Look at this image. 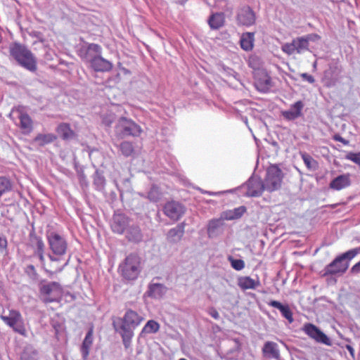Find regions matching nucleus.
<instances>
[{
  "instance_id": "f257e3e1",
  "label": "nucleus",
  "mask_w": 360,
  "mask_h": 360,
  "mask_svg": "<svg viewBox=\"0 0 360 360\" xmlns=\"http://www.w3.org/2000/svg\"><path fill=\"white\" fill-rule=\"evenodd\" d=\"M46 239L50 252L47 254L46 271L53 275L63 270L68 264L70 257L66 258L68 243L65 237L55 231H48Z\"/></svg>"
},
{
  "instance_id": "f03ea898",
  "label": "nucleus",
  "mask_w": 360,
  "mask_h": 360,
  "mask_svg": "<svg viewBox=\"0 0 360 360\" xmlns=\"http://www.w3.org/2000/svg\"><path fill=\"white\" fill-rule=\"evenodd\" d=\"M10 54L20 66L30 72L36 71L37 58L25 46L14 43L10 47Z\"/></svg>"
},
{
  "instance_id": "7ed1b4c3",
  "label": "nucleus",
  "mask_w": 360,
  "mask_h": 360,
  "mask_svg": "<svg viewBox=\"0 0 360 360\" xmlns=\"http://www.w3.org/2000/svg\"><path fill=\"white\" fill-rule=\"evenodd\" d=\"M82 58L96 72L108 71L112 68L111 63L101 56V47L96 44L88 46Z\"/></svg>"
},
{
  "instance_id": "20e7f679",
  "label": "nucleus",
  "mask_w": 360,
  "mask_h": 360,
  "mask_svg": "<svg viewBox=\"0 0 360 360\" xmlns=\"http://www.w3.org/2000/svg\"><path fill=\"white\" fill-rule=\"evenodd\" d=\"M141 269V258L136 253H131L127 255L118 267L120 275L127 281L136 280L139 277Z\"/></svg>"
},
{
  "instance_id": "39448f33",
  "label": "nucleus",
  "mask_w": 360,
  "mask_h": 360,
  "mask_svg": "<svg viewBox=\"0 0 360 360\" xmlns=\"http://www.w3.org/2000/svg\"><path fill=\"white\" fill-rule=\"evenodd\" d=\"M319 38L320 37L316 34L297 37L293 39L290 43L284 44L281 46V50L288 55L300 54L309 50V41Z\"/></svg>"
},
{
  "instance_id": "423d86ee",
  "label": "nucleus",
  "mask_w": 360,
  "mask_h": 360,
  "mask_svg": "<svg viewBox=\"0 0 360 360\" xmlns=\"http://www.w3.org/2000/svg\"><path fill=\"white\" fill-rule=\"evenodd\" d=\"M353 259V255L347 251L336 257L324 268L323 276L329 275H342L349 268V261Z\"/></svg>"
},
{
  "instance_id": "0eeeda50",
  "label": "nucleus",
  "mask_w": 360,
  "mask_h": 360,
  "mask_svg": "<svg viewBox=\"0 0 360 360\" xmlns=\"http://www.w3.org/2000/svg\"><path fill=\"white\" fill-rule=\"evenodd\" d=\"M0 318L15 333L23 337L27 336L24 319L20 311L11 309L9 310L8 315H1Z\"/></svg>"
},
{
  "instance_id": "6e6552de",
  "label": "nucleus",
  "mask_w": 360,
  "mask_h": 360,
  "mask_svg": "<svg viewBox=\"0 0 360 360\" xmlns=\"http://www.w3.org/2000/svg\"><path fill=\"white\" fill-rule=\"evenodd\" d=\"M116 131L121 137L133 136L138 137L143 132L140 125L131 119L122 117L116 125Z\"/></svg>"
},
{
  "instance_id": "1a4fd4ad",
  "label": "nucleus",
  "mask_w": 360,
  "mask_h": 360,
  "mask_svg": "<svg viewBox=\"0 0 360 360\" xmlns=\"http://www.w3.org/2000/svg\"><path fill=\"white\" fill-rule=\"evenodd\" d=\"M283 176L282 171L278 166H269L263 182L265 189L270 192L278 190L281 186Z\"/></svg>"
},
{
  "instance_id": "9d476101",
  "label": "nucleus",
  "mask_w": 360,
  "mask_h": 360,
  "mask_svg": "<svg viewBox=\"0 0 360 360\" xmlns=\"http://www.w3.org/2000/svg\"><path fill=\"white\" fill-rule=\"evenodd\" d=\"M302 330L310 338L314 340L317 342H320L328 346H330L332 344L330 338L317 326L312 323H305L303 326Z\"/></svg>"
},
{
  "instance_id": "9b49d317",
  "label": "nucleus",
  "mask_w": 360,
  "mask_h": 360,
  "mask_svg": "<svg viewBox=\"0 0 360 360\" xmlns=\"http://www.w3.org/2000/svg\"><path fill=\"white\" fill-rule=\"evenodd\" d=\"M184 206L179 202L171 200L163 207L164 214L173 221H178L185 213Z\"/></svg>"
},
{
  "instance_id": "f8f14e48",
  "label": "nucleus",
  "mask_w": 360,
  "mask_h": 360,
  "mask_svg": "<svg viewBox=\"0 0 360 360\" xmlns=\"http://www.w3.org/2000/svg\"><path fill=\"white\" fill-rule=\"evenodd\" d=\"M62 288L58 282H49L43 284L40 287V292L41 295H46L48 297L45 299L46 302H52L57 300L58 297L60 295Z\"/></svg>"
},
{
  "instance_id": "ddd939ff",
  "label": "nucleus",
  "mask_w": 360,
  "mask_h": 360,
  "mask_svg": "<svg viewBox=\"0 0 360 360\" xmlns=\"http://www.w3.org/2000/svg\"><path fill=\"white\" fill-rule=\"evenodd\" d=\"M255 14L249 6L240 8L236 16V20L239 25L251 26L255 24Z\"/></svg>"
},
{
  "instance_id": "4468645a",
  "label": "nucleus",
  "mask_w": 360,
  "mask_h": 360,
  "mask_svg": "<svg viewBox=\"0 0 360 360\" xmlns=\"http://www.w3.org/2000/svg\"><path fill=\"white\" fill-rule=\"evenodd\" d=\"M143 319L134 311L128 310L123 319V324L121 327L122 330H131L134 328L142 321Z\"/></svg>"
},
{
  "instance_id": "2eb2a0df",
  "label": "nucleus",
  "mask_w": 360,
  "mask_h": 360,
  "mask_svg": "<svg viewBox=\"0 0 360 360\" xmlns=\"http://www.w3.org/2000/svg\"><path fill=\"white\" fill-rule=\"evenodd\" d=\"M246 195L250 197H257L262 195L265 189L263 181L260 179H250L247 184Z\"/></svg>"
},
{
  "instance_id": "dca6fc26",
  "label": "nucleus",
  "mask_w": 360,
  "mask_h": 360,
  "mask_svg": "<svg viewBox=\"0 0 360 360\" xmlns=\"http://www.w3.org/2000/svg\"><path fill=\"white\" fill-rule=\"evenodd\" d=\"M255 84L261 91H266L272 86L271 77L264 71L257 72L255 77Z\"/></svg>"
},
{
  "instance_id": "f3484780",
  "label": "nucleus",
  "mask_w": 360,
  "mask_h": 360,
  "mask_svg": "<svg viewBox=\"0 0 360 360\" xmlns=\"http://www.w3.org/2000/svg\"><path fill=\"white\" fill-rule=\"evenodd\" d=\"M30 236L32 243L35 246L34 254L39 257L40 262L46 269V264L47 263V260H46L44 256V243L41 238L39 236H37L36 235H30Z\"/></svg>"
},
{
  "instance_id": "a211bd4d",
  "label": "nucleus",
  "mask_w": 360,
  "mask_h": 360,
  "mask_svg": "<svg viewBox=\"0 0 360 360\" xmlns=\"http://www.w3.org/2000/svg\"><path fill=\"white\" fill-rule=\"evenodd\" d=\"M263 356L280 360L281 354L277 343L272 341H267L264 344L262 349Z\"/></svg>"
},
{
  "instance_id": "6ab92c4d",
  "label": "nucleus",
  "mask_w": 360,
  "mask_h": 360,
  "mask_svg": "<svg viewBox=\"0 0 360 360\" xmlns=\"http://www.w3.org/2000/svg\"><path fill=\"white\" fill-rule=\"evenodd\" d=\"M351 185L350 174L347 173L338 176L329 184L331 189L340 191Z\"/></svg>"
},
{
  "instance_id": "aec40b11",
  "label": "nucleus",
  "mask_w": 360,
  "mask_h": 360,
  "mask_svg": "<svg viewBox=\"0 0 360 360\" xmlns=\"http://www.w3.org/2000/svg\"><path fill=\"white\" fill-rule=\"evenodd\" d=\"M93 333L94 330L93 328L91 327L89 329L81 345L80 352L82 354V360H88L89 359V350L93 344L94 340Z\"/></svg>"
},
{
  "instance_id": "412c9836",
  "label": "nucleus",
  "mask_w": 360,
  "mask_h": 360,
  "mask_svg": "<svg viewBox=\"0 0 360 360\" xmlns=\"http://www.w3.org/2000/svg\"><path fill=\"white\" fill-rule=\"evenodd\" d=\"M304 104L302 101H298L295 102L288 110L283 111L282 115L283 117L288 120H293L302 115V110Z\"/></svg>"
},
{
  "instance_id": "4be33fe9",
  "label": "nucleus",
  "mask_w": 360,
  "mask_h": 360,
  "mask_svg": "<svg viewBox=\"0 0 360 360\" xmlns=\"http://www.w3.org/2000/svg\"><path fill=\"white\" fill-rule=\"evenodd\" d=\"M20 120L19 127L22 131L24 134H29L33 130V122L31 117L27 114L22 112H18V115Z\"/></svg>"
},
{
  "instance_id": "5701e85b",
  "label": "nucleus",
  "mask_w": 360,
  "mask_h": 360,
  "mask_svg": "<svg viewBox=\"0 0 360 360\" xmlns=\"http://www.w3.org/2000/svg\"><path fill=\"white\" fill-rule=\"evenodd\" d=\"M268 304L271 307L278 309L282 316L285 318L290 323H292L294 321L292 312L288 304L283 305L280 302L276 300L270 301Z\"/></svg>"
},
{
  "instance_id": "b1692460",
  "label": "nucleus",
  "mask_w": 360,
  "mask_h": 360,
  "mask_svg": "<svg viewBox=\"0 0 360 360\" xmlns=\"http://www.w3.org/2000/svg\"><path fill=\"white\" fill-rule=\"evenodd\" d=\"M184 223L179 224L176 227L171 229L167 234V240L172 243L180 240L184 233Z\"/></svg>"
},
{
  "instance_id": "393cba45",
  "label": "nucleus",
  "mask_w": 360,
  "mask_h": 360,
  "mask_svg": "<svg viewBox=\"0 0 360 360\" xmlns=\"http://www.w3.org/2000/svg\"><path fill=\"white\" fill-rule=\"evenodd\" d=\"M208 25L212 30H219L225 23V15L223 13H215L212 14L208 19Z\"/></svg>"
},
{
  "instance_id": "a878e982",
  "label": "nucleus",
  "mask_w": 360,
  "mask_h": 360,
  "mask_svg": "<svg viewBox=\"0 0 360 360\" xmlns=\"http://www.w3.org/2000/svg\"><path fill=\"white\" fill-rule=\"evenodd\" d=\"M129 219L123 214L114 215V232L122 233L127 228Z\"/></svg>"
},
{
  "instance_id": "bb28decb",
  "label": "nucleus",
  "mask_w": 360,
  "mask_h": 360,
  "mask_svg": "<svg viewBox=\"0 0 360 360\" xmlns=\"http://www.w3.org/2000/svg\"><path fill=\"white\" fill-rule=\"evenodd\" d=\"M259 285V280H255L250 276H242L238 279V285L243 290L255 289Z\"/></svg>"
},
{
  "instance_id": "cd10ccee",
  "label": "nucleus",
  "mask_w": 360,
  "mask_h": 360,
  "mask_svg": "<svg viewBox=\"0 0 360 360\" xmlns=\"http://www.w3.org/2000/svg\"><path fill=\"white\" fill-rule=\"evenodd\" d=\"M240 47L246 51H249L253 49L254 46V33L246 32L243 34L240 40Z\"/></svg>"
},
{
  "instance_id": "c85d7f7f",
  "label": "nucleus",
  "mask_w": 360,
  "mask_h": 360,
  "mask_svg": "<svg viewBox=\"0 0 360 360\" xmlns=\"http://www.w3.org/2000/svg\"><path fill=\"white\" fill-rule=\"evenodd\" d=\"M165 286L160 283H153L148 287V296L154 298L162 297L165 292Z\"/></svg>"
},
{
  "instance_id": "c756f323",
  "label": "nucleus",
  "mask_w": 360,
  "mask_h": 360,
  "mask_svg": "<svg viewBox=\"0 0 360 360\" xmlns=\"http://www.w3.org/2000/svg\"><path fill=\"white\" fill-rule=\"evenodd\" d=\"M246 212L245 206H240L233 210H229L224 213V219L226 220H233L240 218Z\"/></svg>"
},
{
  "instance_id": "7c9ffc66",
  "label": "nucleus",
  "mask_w": 360,
  "mask_h": 360,
  "mask_svg": "<svg viewBox=\"0 0 360 360\" xmlns=\"http://www.w3.org/2000/svg\"><path fill=\"white\" fill-rule=\"evenodd\" d=\"M56 139L53 134H39L33 140L34 143H37L39 146H44L51 143Z\"/></svg>"
},
{
  "instance_id": "2f4dec72",
  "label": "nucleus",
  "mask_w": 360,
  "mask_h": 360,
  "mask_svg": "<svg viewBox=\"0 0 360 360\" xmlns=\"http://www.w3.org/2000/svg\"><path fill=\"white\" fill-rule=\"evenodd\" d=\"M58 133L64 140H71L75 137L74 131L70 129L69 124H60L58 127Z\"/></svg>"
},
{
  "instance_id": "473e14b6",
  "label": "nucleus",
  "mask_w": 360,
  "mask_h": 360,
  "mask_svg": "<svg viewBox=\"0 0 360 360\" xmlns=\"http://www.w3.org/2000/svg\"><path fill=\"white\" fill-rule=\"evenodd\" d=\"M300 155L308 169L314 170L318 167L317 161L310 155L305 152H301Z\"/></svg>"
},
{
  "instance_id": "72a5a7b5",
  "label": "nucleus",
  "mask_w": 360,
  "mask_h": 360,
  "mask_svg": "<svg viewBox=\"0 0 360 360\" xmlns=\"http://www.w3.org/2000/svg\"><path fill=\"white\" fill-rule=\"evenodd\" d=\"M21 360H38V352L32 347L27 346L21 354Z\"/></svg>"
},
{
  "instance_id": "f704fd0d",
  "label": "nucleus",
  "mask_w": 360,
  "mask_h": 360,
  "mask_svg": "<svg viewBox=\"0 0 360 360\" xmlns=\"http://www.w3.org/2000/svg\"><path fill=\"white\" fill-rule=\"evenodd\" d=\"M120 150L122 154L126 157H129L135 153L134 147L133 143L130 141H123L120 145Z\"/></svg>"
},
{
  "instance_id": "c9c22d12",
  "label": "nucleus",
  "mask_w": 360,
  "mask_h": 360,
  "mask_svg": "<svg viewBox=\"0 0 360 360\" xmlns=\"http://www.w3.org/2000/svg\"><path fill=\"white\" fill-rule=\"evenodd\" d=\"M12 189L11 180L4 176H0V198Z\"/></svg>"
},
{
  "instance_id": "e433bc0d",
  "label": "nucleus",
  "mask_w": 360,
  "mask_h": 360,
  "mask_svg": "<svg viewBox=\"0 0 360 360\" xmlns=\"http://www.w3.org/2000/svg\"><path fill=\"white\" fill-rule=\"evenodd\" d=\"M117 68H118L117 73V79L120 80L122 76L126 79H129L130 75H131V72L128 68L123 67V65L121 63H118Z\"/></svg>"
},
{
  "instance_id": "4c0bfd02",
  "label": "nucleus",
  "mask_w": 360,
  "mask_h": 360,
  "mask_svg": "<svg viewBox=\"0 0 360 360\" xmlns=\"http://www.w3.org/2000/svg\"><path fill=\"white\" fill-rule=\"evenodd\" d=\"M160 328V325L158 322L153 320H150L147 322L146 326H144L143 330L146 333H156L158 331Z\"/></svg>"
},
{
  "instance_id": "58836bf2",
  "label": "nucleus",
  "mask_w": 360,
  "mask_h": 360,
  "mask_svg": "<svg viewBox=\"0 0 360 360\" xmlns=\"http://www.w3.org/2000/svg\"><path fill=\"white\" fill-rule=\"evenodd\" d=\"M122 337L123 339V343L126 349L130 347L131 338L133 336V332L131 330L126 329L122 330Z\"/></svg>"
},
{
  "instance_id": "ea45409f",
  "label": "nucleus",
  "mask_w": 360,
  "mask_h": 360,
  "mask_svg": "<svg viewBox=\"0 0 360 360\" xmlns=\"http://www.w3.org/2000/svg\"><path fill=\"white\" fill-rule=\"evenodd\" d=\"M223 224V221L221 219H212L209 221L208 224V231H214L215 229H218Z\"/></svg>"
},
{
  "instance_id": "a19ab883",
  "label": "nucleus",
  "mask_w": 360,
  "mask_h": 360,
  "mask_svg": "<svg viewBox=\"0 0 360 360\" xmlns=\"http://www.w3.org/2000/svg\"><path fill=\"white\" fill-rule=\"evenodd\" d=\"M130 231L133 232V234L130 236L129 232H127V238L129 240H137L141 237V231L139 227H133L130 229Z\"/></svg>"
},
{
  "instance_id": "79ce46f5",
  "label": "nucleus",
  "mask_w": 360,
  "mask_h": 360,
  "mask_svg": "<svg viewBox=\"0 0 360 360\" xmlns=\"http://www.w3.org/2000/svg\"><path fill=\"white\" fill-rule=\"evenodd\" d=\"M345 158L352 161L360 167V153H355L349 152L346 155Z\"/></svg>"
},
{
  "instance_id": "37998d69",
  "label": "nucleus",
  "mask_w": 360,
  "mask_h": 360,
  "mask_svg": "<svg viewBox=\"0 0 360 360\" xmlns=\"http://www.w3.org/2000/svg\"><path fill=\"white\" fill-rule=\"evenodd\" d=\"M231 266L237 271H240L245 267V262L242 259H231Z\"/></svg>"
},
{
  "instance_id": "c03bdc74",
  "label": "nucleus",
  "mask_w": 360,
  "mask_h": 360,
  "mask_svg": "<svg viewBox=\"0 0 360 360\" xmlns=\"http://www.w3.org/2000/svg\"><path fill=\"white\" fill-rule=\"evenodd\" d=\"M94 184L98 190H101L103 188L105 179L102 176L96 174L94 179Z\"/></svg>"
},
{
  "instance_id": "a18cd8bd",
  "label": "nucleus",
  "mask_w": 360,
  "mask_h": 360,
  "mask_svg": "<svg viewBox=\"0 0 360 360\" xmlns=\"http://www.w3.org/2000/svg\"><path fill=\"white\" fill-rule=\"evenodd\" d=\"M112 117L110 115L102 117V123L106 127H110Z\"/></svg>"
},
{
  "instance_id": "49530a36",
  "label": "nucleus",
  "mask_w": 360,
  "mask_h": 360,
  "mask_svg": "<svg viewBox=\"0 0 360 360\" xmlns=\"http://www.w3.org/2000/svg\"><path fill=\"white\" fill-rule=\"evenodd\" d=\"M208 314L216 320H218L220 317L219 312L214 307H211L209 309Z\"/></svg>"
},
{
  "instance_id": "de8ad7c7",
  "label": "nucleus",
  "mask_w": 360,
  "mask_h": 360,
  "mask_svg": "<svg viewBox=\"0 0 360 360\" xmlns=\"http://www.w3.org/2000/svg\"><path fill=\"white\" fill-rule=\"evenodd\" d=\"M7 240L6 238L0 233V249L5 250L7 248Z\"/></svg>"
},
{
  "instance_id": "09e8293b",
  "label": "nucleus",
  "mask_w": 360,
  "mask_h": 360,
  "mask_svg": "<svg viewBox=\"0 0 360 360\" xmlns=\"http://www.w3.org/2000/svg\"><path fill=\"white\" fill-rule=\"evenodd\" d=\"M333 139L336 141H339V142H341L342 143H343L344 145L347 146L349 144V141L345 139L344 138H342L340 134H335L333 136Z\"/></svg>"
},
{
  "instance_id": "8fccbe9b",
  "label": "nucleus",
  "mask_w": 360,
  "mask_h": 360,
  "mask_svg": "<svg viewBox=\"0 0 360 360\" xmlns=\"http://www.w3.org/2000/svg\"><path fill=\"white\" fill-rule=\"evenodd\" d=\"M301 77L311 84H313L315 82L314 77L307 73L301 74Z\"/></svg>"
},
{
  "instance_id": "3c124183",
  "label": "nucleus",
  "mask_w": 360,
  "mask_h": 360,
  "mask_svg": "<svg viewBox=\"0 0 360 360\" xmlns=\"http://www.w3.org/2000/svg\"><path fill=\"white\" fill-rule=\"evenodd\" d=\"M350 272L354 274L360 272V261L351 268Z\"/></svg>"
},
{
  "instance_id": "603ef678",
  "label": "nucleus",
  "mask_w": 360,
  "mask_h": 360,
  "mask_svg": "<svg viewBox=\"0 0 360 360\" xmlns=\"http://www.w3.org/2000/svg\"><path fill=\"white\" fill-rule=\"evenodd\" d=\"M258 58L256 57H250L249 58V65L253 68H256L257 62Z\"/></svg>"
},
{
  "instance_id": "864d4df0",
  "label": "nucleus",
  "mask_w": 360,
  "mask_h": 360,
  "mask_svg": "<svg viewBox=\"0 0 360 360\" xmlns=\"http://www.w3.org/2000/svg\"><path fill=\"white\" fill-rule=\"evenodd\" d=\"M348 251L349 252V253L352 254L353 258H354L356 256V255L360 252V246L359 248L351 249Z\"/></svg>"
},
{
  "instance_id": "5fc2aeb1",
  "label": "nucleus",
  "mask_w": 360,
  "mask_h": 360,
  "mask_svg": "<svg viewBox=\"0 0 360 360\" xmlns=\"http://www.w3.org/2000/svg\"><path fill=\"white\" fill-rule=\"evenodd\" d=\"M345 347L349 352L352 357L354 358V349L352 347V346H351L350 345H346Z\"/></svg>"
},
{
  "instance_id": "6e6d98bb",
  "label": "nucleus",
  "mask_w": 360,
  "mask_h": 360,
  "mask_svg": "<svg viewBox=\"0 0 360 360\" xmlns=\"http://www.w3.org/2000/svg\"><path fill=\"white\" fill-rule=\"evenodd\" d=\"M28 269H31L32 271H34V267L33 265H29L27 266Z\"/></svg>"
},
{
  "instance_id": "4d7b16f0",
  "label": "nucleus",
  "mask_w": 360,
  "mask_h": 360,
  "mask_svg": "<svg viewBox=\"0 0 360 360\" xmlns=\"http://www.w3.org/2000/svg\"><path fill=\"white\" fill-rule=\"evenodd\" d=\"M179 360H187V359H186L184 358H181V359H179Z\"/></svg>"
},
{
  "instance_id": "13d9d810",
  "label": "nucleus",
  "mask_w": 360,
  "mask_h": 360,
  "mask_svg": "<svg viewBox=\"0 0 360 360\" xmlns=\"http://www.w3.org/2000/svg\"><path fill=\"white\" fill-rule=\"evenodd\" d=\"M280 360H281V358L280 359Z\"/></svg>"
}]
</instances>
